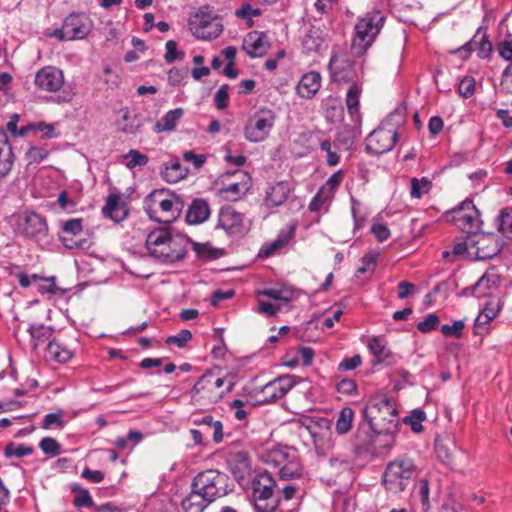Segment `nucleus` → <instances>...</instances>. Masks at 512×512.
Instances as JSON below:
<instances>
[{"instance_id":"f257e3e1","label":"nucleus","mask_w":512,"mask_h":512,"mask_svg":"<svg viewBox=\"0 0 512 512\" xmlns=\"http://www.w3.org/2000/svg\"><path fill=\"white\" fill-rule=\"evenodd\" d=\"M190 240L181 234L173 233L168 228H156L146 237L145 246L149 255L155 260L172 264L182 260L187 253Z\"/></svg>"},{"instance_id":"f03ea898","label":"nucleus","mask_w":512,"mask_h":512,"mask_svg":"<svg viewBox=\"0 0 512 512\" xmlns=\"http://www.w3.org/2000/svg\"><path fill=\"white\" fill-rule=\"evenodd\" d=\"M184 200L173 191L157 189L144 199V210L151 220L159 223L175 221L183 211Z\"/></svg>"},{"instance_id":"7ed1b4c3","label":"nucleus","mask_w":512,"mask_h":512,"mask_svg":"<svg viewBox=\"0 0 512 512\" xmlns=\"http://www.w3.org/2000/svg\"><path fill=\"white\" fill-rule=\"evenodd\" d=\"M363 417L376 434H392L399 423L395 402L382 396L370 398L363 409Z\"/></svg>"},{"instance_id":"20e7f679","label":"nucleus","mask_w":512,"mask_h":512,"mask_svg":"<svg viewBox=\"0 0 512 512\" xmlns=\"http://www.w3.org/2000/svg\"><path fill=\"white\" fill-rule=\"evenodd\" d=\"M384 22L385 16L379 10L369 11L358 19L351 43V52L354 56L361 57L367 52L384 26Z\"/></svg>"},{"instance_id":"39448f33","label":"nucleus","mask_w":512,"mask_h":512,"mask_svg":"<svg viewBox=\"0 0 512 512\" xmlns=\"http://www.w3.org/2000/svg\"><path fill=\"white\" fill-rule=\"evenodd\" d=\"M233 383L212 371L204 373L194 384L191 391L192 402L198 405H212L230 392Z\"/></svg>"},{"instance_id":"423d86ee","label":"nucleus","mask_w":512,"mask_h":512,"mask_svg":"<svg viewBox=\"0 0 512 512\" xmlns=\"http://www.w3.org/2000/svg\"><path fill=\"white\" fill-rule=\"evenodd\" d=\"M263 461L279 469L278 475L281 480L299 479L304 472L298 452L287 446H277L266 451L263 454Z\"/></svg>"},{"instance_id":"0eeeda50","label":"nucleus","mask_w":512,"mask_h":512,"mask_svg":"<svg viewBox=\"0 0 512 512\" xmlns=\"http://www.w3.org/2000/svg\"><path fill=\"white\" fill-rule=\"evenodd\" d=\"M34 84L40 91L54 94L52 99L57 104L69 103L73 99L72 89L65 88L64 72L55 66L48 65L39 69Z\"/></svg>"},{"instance_id":"6e6552de","label":"nucleus","mask_w":512,"mask_h":512,"mask_svg":"<svg viewBox=\"0 0 512 512\" xmlns=\"http://www.w3.org/2000/svg\"><path fill=\"white\" fill-rule=\"evenodd\" d=\"M417 467L410 458H399L389 462L383 474L386 490L399 494L407 489L416 476Z\"/></svg>"},{"instance_id":"1a4fd4ad","label":"nucleus","mask_w":512,"mask_h":512,"mask_svg":"<svg viewBox=\"0 0 512 512\" xmlns=\"http://www.w3.org/2000/svg\"><path fill=\"white\" fill-rule=\"evenodd\" d=\"M228 481L226 474L208 469L194 477L191 487L212 503L217 498L227 495L229 492Z\"/></svg>"},{"instance_id":"9d476101","label":"nucleus","mask_w":512,"mask_h":512,"mask_svg":"<svg viewBox=\"0 0 512 512\" xmlns=\"http://www.w3.org/2000/svg\"><path fill=\"white\" fill-rule=\"evenodd\" d=\"M276 481L267 471L259 472L252 481L254 508L256 512H274L280 499L274 497Z\"/></svg>"},{"instance_id":"9b49d317","label":"nucleus","mask_w":512,"mask_h":512,"mask_svg":"<svg viewBox=\"0 0 512 512\" xmlns=\"http://www.w3.org/2000/svg\"><path fill=\"white\" fill-rule=\"evenodd\" d=\"M189 30L198 39L212 40L223 32V24L209 7H201L188 21Z\"/></svg>"},{"instance_id":"f8f14e48","label":"nucleus","mask_w":512,"mask_h":512,"mask_svg":"<svg viewBox=\"0 0 512 512\" xmlns=\"http://www.w3.org/2000/svg\"><path fill=\"white\" fill-rule=\"evenodd\" d=\"M276 121L275 112L268 107H260L254 112L244 127L246 140L258 143L266 140Z\"/></svg>"},{"instance_id":"ddd939ff","label":"nucleus","mask_w":512,"mask_h":512,"mask_svg":"<svg viewBox=\"0 0 512 512\" xmlns=\"http://www.w3.org/2000/svg\"><path fill=\"white\" fill-rule=\"evenodd\" d=\"M449 214L451 215L452 222L461 231L471 235L480 231L482 225L480 212L473 200L465 199L457 207L453 208Z\"/></svg>"},{"instance_id":"4468645a","label":"nucleus","mask_w":512,"mask_h":512,"mask_svg":"<svg viewBox=\"0 0 512 512\" xmlns=\"http://www.w3.org/2000/svg\"><path fill=\"white\" fill-rule=\"evenodd\" d=\"M15 231L23 237L42 240L47 237L49 229L44 216L34 211H24L16 218Z\"/></svg>"},{"instance_id":"2eb2a0df","label":"nucleus","mask_w":512,"mask_h":512,"mask_svg":"<svg viewBox=\"0 0 512 512\" xmlns=\"http://www.w3.org/2000/svg\"><path fill=\"white\" fill-rule=\"evenodd\" d=\"M90 32L88 18L82 13H71L63 22L61 28H57L51 34L60 41L84 39Z\"/></svg>"},{"instance_id":"dca6fc26","label":"nucleus","mask_w":512,"mask_h":512,"mask_svg":"<svg viewBox=\"0 0 512 512\" xmlns=\"http://www.w3.org/2000/svg\"><path fill=\"white\" fill-rule=\"evenodd\" d=\"M398 139V133L392 127L381 125L374 129L365 140L366 151L370 154L381 155L393 149Z\"/></svg>"},{"instance_id":"f3484780","label":"nucleus","mask_w":512,"mask_h":512,"mask_svg":"<svg viewBox=\"0 0 512 512\" xmlns=\"http://www.w3.org/2000/svg\"><path fill=\"white\" fill-rule=\"evenodd\" d=\"M470 247V259L488 260L500 253L497 241L492 235L472 234Z\"/></svg>"},{"instance_id":"a211bd4d","label":"nucleus","mask_w":512,"mask_h":512,"mask_svg":"<svg viewBox=\"0 0 512 512\" xmlns=\"http://www.w3.org/2000/svg\"><path fill=\"white\" fill-rule=\"evenodd\" d=\"M295 385L292 376L285 375L265 384L258 392L260 403H271L283 398Z\"/></svg>"},{"instance_id":"6ab92c4d","label":"nucleus","mask_w":512,"mask_h":512,"mask_svg":"<svg viewBox=\"0 0 512 512\" xmlns=\"http://www.w3.org/2000/svg\"><path fill=\"white\" fill-rule=\"evenodd\" d=\"M217 227L229 235L240 234L244 227V216L233 207H222L218 213Z\"/></svg>"},{"instance_id":"aec40b11","label":"nucleus","mask_w":512,"mask_h":512,"mask_svg":"<svg viewBox=\"0 0 512 512\" xmlns=\"http://www.w3.org/2000/svg\"><path fill=\"white\" fill-rule=\"evenodd\" d=\"M292 190L293 188L288 181H279L270 184L266 189L263 205L268 209H273L283 205Z\"/></svg>"},{"instance_id":"412c9836","label":"nucleus","mask_w":512,"mask_h":512,"mask_svg":"<svg viewBox=\"0 0 512 512\" xmlns=\"http://www.w3.org/2000/svg\"><path fill=\"white\" fill-rule=\"evenodd\" d=\"M46 352L48 360L64 364L74 357L75 348L64 339L54 338L49 341Z\"/></svg>"},{"instance_id":"4be33fe9","label":"nucleus","mask_w":512,"mask_h":512,"mask_svg":"<svg viewBox=\"0 0 512 512\" xmlns=\"http://www.w3.org/2000/svg\"><path fill=\"white\" fill-rule=\"evenodd\" d=\"M329 71L335 82H348L351 79V63L344 54L335 53L329 61Z\"/></svg>"},{"instance_id":"5701e85b","label":"nucleus","mask_w":512,"mask_h":512,"mask_svg":"<svg viewBox=\"0 0 512 512\" xmlns=\"http://www.w3.org/2000/svg\"><path fill=\"white\" fill-rule=\"evenodd\" d=\"M368 349L375 358V364L393 365L395 363L394 354L388 348L387 341L383 336H373L370 338Z\"/></svg>"},{"instance_id":"b1692460","label":"nucleus","mask_w":512,"mask_h":512,"mask_svg":"<svg viewBox=\"0 0 512 512\" xmlns=\"http://www.w3.org/2000/svg\"><path fill=\"white\" fill-rule=\"evenodd\" d=\"M270 44L265 33H249L243 41V50L252 58L264 56Z\"/></svg>"},{"instance_id":"393cba45","label":"nucleus","mask_w":512,"mask_h":512,"mask_svg":"<svg viewBox=\"0 0 512 512\" xmlns=\"http://www.w3.org/2000/svg\"><path fill=\"white\" fill-rule=\"evenodd\" d=\"M105 217L111 219L115 223L125 220L128 216V209L125 201L118 194H109L106 204L102 208Z\"/></svg>"},{"instance_id":"a878e982","label":"nucleus","mask_w":512,"mask_h":512,"mask_svg":"<svg viewBox=\"0 0 512 512\" xmlns=\"http://www.w3.org/2000/svg\"><path fill=\"white\" fill-rule=\"evenodd\" d=\"M295 230H296L295 225H292L285 229L280 230V232L278 233L275 240H273L270 243H265L261 247V249L259 251V256L260 257H270L273 254H275L277 251L286 247L288 245V243L294 238Z\"/></svg>"},{"instance_id":"bb28decb","label":"nucleus","mask_w":512,"mask_h":512,"mask_svg":"<svg viewBox=\"0 0 512 512\" xmlns=\"http://www.w3.org/2000/svg\"><path fill=\"white\" fill-rule=\"evenodd\" d=\"M15 155L9 143L8 135L0 128V178L6 177L12 170Z\"/></svg>"},{"instance_id":"cd10ccee","label":"nucleus","mask_w":512,"mask_h":512,"mask_svg":"<svg viewBox=\"0 0 512 512\" xmlns=\"http://www.w3.org/2000/svg\"><path fill=\"white\" fill-rule=\"evenodd\" d=\"M321 87V75L317 71L305 73L296 86V92L301 98L311 99Z\"/></svg>"},{"instance_id":"c85d7f7f","label":"nucleus","mask_w":512,"mask_h":512,"mask_svg":"<svg viewBox=\"0 0 512 512\" xmlns=\"http://www.w3.org/2000/svg\"><path fill=\"white\" fill-rule=\"evenodd\" d=\"M211 210L208 202L202 198L192 200L186 212V222L197 225L204 223L210 216Z\"/></svg>"},{"instance_id":"c756f323","label":"nucleus","mask_w":512,"mask_h":512,"mask_svg":"<svg viewBox=\"0 0 512 512\" xmlns=\"http://www.w3.org/2000/svg\"><path fill=\"white\" fill-rule=\"evenodd\" d=\"M188 172L189 170L180 163L178 158H171L160 168L162 179L168 183L179 182L187 176Z\"/></svg>"},{"instance_id":"7c9ffc66","label":"nucleus","mask_w":512,"mask_h":512,"mask_svg":"<svg viewBox=\"0 0 512 512\" xmlns=\"http://www.w3.org/2000/svg\"><path fill=\"white\" fill-rule=\"evenodd\" d=\"M194 424L203 427L205 434H211L215 443H221L224 438L223 425L219 420H214L213 416L205 415L200 419L194 420Z\"/></svg>"},{"instance_id":"2f4dec72","label":"nucleus","mask_w":512,"mask_h":512,"mask_svg":"<svg viewBox=\"0 0 512 512\" xmlns=\"http://www.w3.org/2000/svg\"><path fill=\"white\" fill-rule=\"evenodd\" d=\"M184 109L175 108L169 110L165 115L159 119L153 127L155 133L170 132L176 128L178 121L183 117Z\"/></svg>"},{"instance_id":"473e14b6","label":"nucleus","mask_w":512,"mask_h":512,"mask_svg":"<svg viewBox=\"0 0 512 512\" xmlns=\"http://www.w3.org/2000/svg\"><path fill=\"white\" fill-rule=\"evenodd\" d=\"M181 504L184 512H203L211 503L192 488Z\"/></svg>"},{"instance_id":"72a5a7b5","label":"nucleus","mask_w":512,"mask_h":512,"mask_svg":"<svg viewBox=\"0 0 512 512\" xmlns=\"http://www.w3.org/2000/svg\"><path fill=\"white\" fill-rule=\"evenodd\" d=\"M323 43L322 31L317 27L309 28L302 39V46L306 53L319 52Z\"/></svg>"},{"instance_id":"f704fd0d","label":"nucleus","mask_w":512,"mask_h":512,"mask_svg":"<svg viewBox=\"0 0 512 512\" xmlns=\"http://www.w3.org/2000/svg\"><path fill=\"white\" fill-rule=\"evenodd\" d=\"M498 279L485 273L472 287V295L477 298L486 297L490 290L498 287Z\"/></svg>"},{"instance_id":"c9c22d12","label":"nucleus","mask_w":512,"mask_h":512,"mask_svg":"<svg viewBox=\"0 0 512 512\" xmlns=\"http://www.w3.org/2000/svg\"><path fill=\"white\" fill-rule=\"evenodd\" d=\"M250 189L248 180L230 183L221 189V193L225 194V199L229 201H237Z\"/></svg>"},{"instance_id":"e433bc0d","label":"nucleus","mask_w":512,"mask_h":512,"mask_svg":"<svg viewBox=\"0 0 512 512\" xmlns=\"http://www.w3.org/2000/svg\"><path fill=\"white\" fill-rule=\"evenodd\" d=\"M354 419V411L351 407H343L337 417L335 430L339 435L347 434L351 428Z\"/></svg>"},{"instance_id":"4c0bfd02","label":"nucleus","mask_w":512,"mask_h":512,"mask_svg":"<svg viewBox=\"0 0 512 512\" xmlns=\"http://www.w3.org/2000/svg\"><path fill=\"white\" fill-rule=\"evenodd\" d=\"M72 492L76 495L73 499V505L78 508H91L94 505L93 499L89 493V491L77 483H73L70 486Z\"/></svg>"},{"instance_id":"58836bf2","label":"nucleus","mask_w":512,"mask_h":512,"mask_svg":"<svg viewBox=\"0 0 512 512\" xmlns=\"http://www.w3.org/2000/svg\"><path fill=\"white\" fill-rule=\"evenodd\" d=\"M362 88L358 83H352L346 93V107L350 115L357 114L360 105Z\"/></svg>"},{"instance_id":"ea45409f","label":"nucleus","mask_w":512,"mask_h":512,"mask_svg":"<svg viewBox=\"0 0 512 512\" xmlns=\"http://www.w3.org/2000/svg\"><path fill=\"white\" fill-rule=\"evenodd\" d=\"M410 196L413 199H420L423 195L428 194L432 189V182L428 177L411 179Z\"/></svg>"},{"instance_id":"a19ab883","label":"nucleus","mask_w":512,"mask_h":512,"mask_svg":"<svg viewBox=\"0 0 512 512\" xmlns=\"http://www.w3.org/2000/svg\"><path fill=\"white\" fill-rule=\"evenodd\" d=\"M498 231L512 241V216L508 208L501 209L496 218Z\"/></svg>"},{"instance_id":"79ce46f5","label":"nucleus","mask_w":512,"mask_h":512,"mask_svg":"<svg viewBox=\"0 0 512 512\" xmlns=\"http://www.w3.org/2000/svg\"><path fill=\"white\" fill-rule=\"evenodd\" d=\"M192 244V249L196 253V256L199 259L203 260H214L217 259L220 256L219 250L213 248L208 243H197V242H190Z\"/></svg>"},{"instance_id":"37998d69","label":"nucleus","mask_w":512,"mask_h":512,"mask_svg":"<svg viewBox=\"0 0 512 512\" xmlns=\"http://www.w3.org/2000/svg\"><path fill=\"white\" fill-rule=\"evenodd\" d=\"M123 159L125 160V166L128 169H134L136 167H143L147 165L149 158L147 155L142 154L136 149L129 150L125 155H123Z\"/></svg>"},{"instance_id":"c03bdc74","label":"nucleus","mask_w":512,"mask_h":512,"mask_svg":"<svg viewBox=\"0 0 512 512\" xmlns=\"http://www.w3.org/2000/svg\"><path fill=\"white\" fill-rule=\"evenodd\" d=\"M33 448L26 444H18L16 445L13 442L8 443L4 448V455L6 458H11L13 456L21 458L24 456H29L33 453Z\"/></svg>"},{"instance_id":"a18cd8bd","label":"nucleus","mask_w":512,"mask_h":512,"mask_svg":"<svg viewBox=\"0 0 512 512\" xmlns=\"http://www.w3.org/2000/svg\"><path fill=\"white\" fill-rule=\"evenodd\" d=\"M28 331L30 333L31 338L35 340L34 346H37L39 342L48 340L51 337L53 329L50 326L39 324L31 325Z\"/></svg>"},{"instance_id":"49530a36","label":"nucleus","mask_w":512,"mask_h":512,"mask_svg":"<svg viewBox=\"0 0 512 512\" xmlns=\"http://www.w3.org/2000/svg\"><path fill=\"white\" fill-rule=\"evenodd\" d=\"M426 419V415L421 410L412 411L410 416L404 418V423L411 426V430L420 433L423 430L422 422Z\"/></svg>"},{"instance_id":"de8ad7c7","label":"nucleus","mask_w":512,"mask_h":512,"mask_svg":"<svg viewBox=\"0 0 512 512\" xmlns=\"http://www.w3.org/2000/svg\"><path fill=\"white\" fill-rule=\"evenodd\" d=\"M37 288L41 294L56 295L60 293V289L56 285L55 277H41L37 281Z\"/></svg>"},{"instance_id":"09e8293b","label":"nucleus","mask_w":512,"mask_h":512,"mask_svg":"<svg viewBox=\"0 0 512 512\" xmlns=\"http://www.w3.org/2000/svg\"><path fill=\"white\" fill-rule=\"evenodd\" d=\"M258 295L283 302H289L292 299V292L288 289H264L260 290Z\"/></svg>"},{"instance_id":"8fccbe9b","label":"nucleus","mask_w":512,"mask_h":512,"mask_svg":"<svg viewBox=\"0 0 512 512\" xmlns=\"http://www.w3.org/2000/svg\"><path fill=\"white\" fill-rule=\"evenodd\" d=\"M465 328V323L463 320H456L453 324H444L441 326V333L445 337H455L460 338L463 334V330Z\"/></svg>"},{"instance_id":"3c124183","label":"nucleus","mask_w":512,"mask_h":512,"mask_svg":"<svg viewBox=\"0 0 512 512\" xmlns=\"http://www.w3.org/2000/svg\"><path fill=\"white\" fill-rule=\"evenodd\" d=\"M49 155V151L45 147L31 146L26 152V159L29 164L40 163Z\"/></svg>"},{"instance_id":"603ef678","label":"nucleus","mask_w":512,"mask_h":512,"mask_svg":"<svg viewBox=\"0 0 512 512\" xmlns=\"http://www.w3.org/2000/svg\"><path fill=\"white\" fill-rule=\"evenodd\" d=\"M192 339V333L190 330L182 329L177 335L169 336L166 339L167 345H176L179 348H183Z\"/></svg>"},{"instance_id":"864d4df0","label":"nucleus","mask_w":512,"mask_h":512,"mask_svg":"<svg viewBox=\"0 0 512 512\" xmlns=\"http://www.w3.org/2000/svg\"><path fill=\"white\" fill-rule=\"evenodd\" d=\"M40 449L44 454L49 456H57L60 454V444L58 441L51 437L43 438L39 443Z\"/></svg>"},{"instance_id":"5fc2aeb1","label":"nucleus","mask_w":512,"mask_h":512,"mask_svg":"<svg viewBox=\"0 0 512 512\" xmlns=\"http://www.w3.org/2000/svg\"><path fill=\"white\" fill-rule=\"evenodd\" d=\"M59 240L64 247L70 250H85L89 248V241L85 238L75 239L74 237L60 236Z\"/></svg>"},{"instance_id":"6e6d98bb","label":"nucleus","mask_w":512,"mask_h":512,"mask_svg":"<svg viewBox=\"0 0 512 512\" xmlns=\"http://www.w3.org/2000/svg\"><path fill=\"white\" fill-rule=\"evenodd\" d=\"M440 323L439 317L434 314H428L422 321L417 324V329L422 333H429L437 328Z\"/></svg>"},{"instance_id":"4d7b16f0","label":"nucleus","mask_w":512,"mask_h":512,"mask_svg":"<svg viewBox=\"0 0 512 512\" xmlns=\"http://www.w3.org/2000/svg\"><path fill=\"white\" fill-rule=\"evenodd\" d=\"M30 127H32L33 131L42 132L43 139H53L59 135L53 124H47L45 122L30 123Z\"/></svg>"},{"instance_id":"13d9d810","label":"nucleus","mask_w":512,"mask_h":512,"mask_svg":"<svg viewBox=\"0 0 512 512\" xmlns=\"http://www.w3.org/2000/svg\"><path fill=\"white\" fill-rule=\"evenodd\" d=\"M235 15L240 19L251 21L253 17L261 15V10L259 8H254L249 3H244L236 10Z\"/></svg>"},{"instance_id":"bf43d9fd","label":"nucleus","mask_w":512,"mask_h":512,"mask_svg":"<svg viewBox=\"0 0 512 512\" xmlns=\"http://www.w3.org/2000/svg\"><path fill=\"white\" fill-rule=\"evenodd\" d=\"M496 316V313L492 310L485 308L476 318L475 320V333L482 334L481 328L482 326L488 325Z\"/></svg>"},{"instance_id":"052dcab7","label":"nucleus","mask_w":512,"mask_h":512,"mask_svg":"<svg viewBox=\"0 0 512 512\" xmlns=\"http://www.w3.org/2000/svg\"><path fill=\"white\" fill-rule=\"evenodd\" d=\"M458 92L464 98H470L475 92V79L470 76L464 77L459 85Z\"/></svg>"},{"instance_id":"680f3d73","label":"nucleus","mask_w":512,"mask_h":512,"mask_svg":"<svg viewBox=\"0 0 512 512\" xmlns=\"http://www.w3.org/2000/svg\"><path fill=\"white\" fill-rule=\"evenodd\" d=\"M166 53L165 61L167 63H173L177 59H183L184 53L177 50V42L174 40H168L165 44Z\"/></svg>"},{"instance_id":"e2e57ef3","label":"nucleus","mask_w":512,"mask_h":512,"mask_svg":"<svg viewBox=\"0 0 512 512\" xmlns=\"http://www.w3.org/2000/svg\"><path fill=\"white\" fill-rule=\"evenodd\" d=\"M229 99V87L227 84H223L217 90L214 96L215 105L218 109L223 110L228 106Z\"/></svg>"},{"instance_id":"0e129e2a","label":"nucleus","mask_w":512,"mask_h":512,"mask_svg":"<svg viewBox=\"0 0 512 512\" xmlns=\"http://www.w3.org/2000/svg\"><path fill=\"white\" fill-rule=\"evenodd\" d=\"M499 56L505 61H512V35H507L506 38L498 44Z\"/></svg>"},{"instance_id":"69168bd1","label":"nucleus","mask_w":512,"mask_h":512,"mask_svg":"<svg viewBox=\"0 0 512 512\" xmlns=\"http://www.w3.org/2000/svg\"><path fill=\"white\" fill-rule=\"evenodd\" d=\"M62 230L67 234L77 236L83 230L82 220L80 218L69 219L63 223Z\"/></svg>"},{"instance_id":"338daca9","label":"nucleus","mask_w":512,"mask_h":512,"mask_svg":"<svg viewBox=\"0 0 512 512\" xmlns=\"http://www.w3.org/2000/svg\"><path fill=\"white\" fill-rule=\"evenodd\" d=\"M471 244V235L467 236V238L464 241H459L454 244L452 249V254L454 256H464L466 255L468 258H470V247Z\"/></svg>"},{"instance_id":"774afa93","label":"nucleus","mask_w":512,"mask_h":512,"mask_svg":"<svg viewBox=\"0 0 512 512\" xmlns=\"http://www.w3.org/2000/svg\"><path fill=\"white\" fill-rule=\"evenodd\" d=\"M336 389L341 394L353 395L357 392V385L354 380L345 378L337 383Z\"/></svg>"}]
</instances>
